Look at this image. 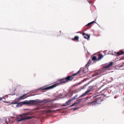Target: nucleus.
<instances>
[{
	"label": "nucleus",
	"instance_id": "1",
	"mask_svg": "<svg viewBox=\"0 0 124 124\" xmlns=\"http://www.w3.org/2000/svg\"><path fill=\"white\" fill-rule=\"evenodd\" d=\"M52 100L49 99L48 98L46 99H44L42 100H40L39 99H36L35 100H30L29 101H25L21 102L19 103H17V102H11L12 104H16L21 105L22 104H33L34 105H36L38 103H41L42 104H43L45 103L51 102Z\"/></svg>",
	"mask_w": 124,
	"mask_h": 124
},
{
	"label": "nucleus",
	"instance_id": "2",
	"mask_svg": "<svg viewBox=\"0 0 124 124\" xmlns=\"http://www.w3.org/2000/svg\"><path fill=\"white\" fill-rule=\"evenodd\" d=\"M28 115L27 113H23L21 115H17L16 117V120L18 122H20L26 119H29L31 118V116L27 117L26 116Z\"/></svg>",
	"mask_w": 124,
	"mask_h": 124
},
{
	"label": "nucleus",
	"instance_id": "3",
	"mask_svg": "<svg viewBox=\"0 0 124 124\" xmlns=\"http://www.w3.org/2000/svg\"><path fill=\"white\" fill-rule=\"evenodd\" d=\"M65 78L60 79L59 81V82L58 83L55 84L51 86H48L47 87H45L44 88H42V90H48L50 89L53 88L55 87L59 84H61L62 83H65L66 82Z\"/></svg>",
	"mask_w": 124,
	"mask_h": 124
},
{
	"label": "nucleus",
	"instance_id": "4",
	"mask_svg": "<svg viewBox=\"0 0 124 124\" xmlns=\"http://www.w3.org/2000/svg\"><path fill=\"white\" fill-rule=\"evenodd\" d=\"M93 88V86H90L88 87V89L84 93L80 95L79 98H81L86 95L90 91H92Z\"/></svg>",
	"mask_w": 124,
	"mask_h": 124
},
{
	"label": "nucleus",
	"instance_id": "5",
	"mask_svg": "<svg viewBox=\"0 0 124 124\" xmlns=\"http://www.w3.org/2000/svg\"><path fill=\"white\" fill-rule=\"evenodd\" d=\"M102 101V100L101 99V98L99 97L96 98V99L94 101V104L95 103H100Z\"/></svg>",
	"mask_w": 124,
	"mask_h": 124
},
{
	"label": "nucleus",
	"instance_id": "6",
	"mask_svg": "<svg viewBox=\"0 0 124 124\" xmlns=\"http://www.w3.org/2000/svg\"><path fill=\"white\" fill-rule=\"evenodd\" d=\"M65 80L66 82H68L69 81L71 80L74 79L73 77H72L71 75V76H68L66 77L65 78Z\"/></svg>",
	"mask_w": 124,
	"mask_h": 124
},
{
	"label": "nucleus",
	"instance_id": "7",
	"mask_svg": "<svg viewBox=\"0 0 124 124\" xmlns=\"http://www.w3.org/2000/svg\"><path fill=\"white\" fill-rule=\"evenodd\" d=\"M113 63L112 62H110L108 64L106 65L104 67V69L111 66L113 65Z\"/></svg>",
	"mask_w": 124,
	"mask_h": 124
},
{
	"label": "nucleus",
	"instance_id": "8",
	"mask_svg": "<svg viewBox=\"0 0 124 124\" xmlns=\"http://www.w3.org/2000/svg\"><path fill=\"white\" fill-rule=\"evenodd\" d=\"M72 101L71 99H70L67 101L65 104H63V105L64 106H66L67 105H70Z\"/></svg>",
	"mask_w": 124,
	"mask_h": 124
},
{
	"label": "nucleus",
	"instance_id": "9",
	"mask_svg": "<svg viewBox=\"0 0 124 124\" xmlns=\"http://www.w3.org/2000/svg\"><path fill=\"white\" fill-rule=\"evenodd\" d=\"M83 36L85 35V36H84V38L85 39H89L90 38V35L87 34H86L85 33H82Z\"/></svg>",
	"mask_w": 124,
	"mask_h": 124
},
{
	"label": "nucleus",
	"instance_id": "10",
	"mask_svg": "<svg viewBox=\"0 0 124 124\" xmlns=\"http://www.w3.org/2000/svg\"><path fill=\"white\" fill-rule=\"evenodd\" d=\"M84 88H85L84 86H82V87L79 88L77 90V92H79Z\"/></svg>",
	"mask_w": 124,
	"mask_h": 124
},
{
	"label": "nucleus",
	"instance_id": "11",
	"mask_svg": "<svg viewBox=\"0 0 124 124\" xmlns=\"http://www.w3.org/2000/svg\"><path fill=\"white\" fill-rule=\"evenodd\" d=\"M81 71V69H80L76 73H75L73 74L72 75H71V76H72V77H73L74 76H75L76 75H77Z\"/></svg>",
	"mask_w": 124,
	"mask_h": 124
},
{
	"label": "nucleus",
	"instance_id": "12",
	"mask_svg": "<svg viewBox=\"0 0 124 124\" xmlns=\"http://www.w3.org/2000/svg\"><path fill=\"white\" fill-rule=\"evenodd\" d=\"M51 106H47V108L48 109H51L52 108L56 107L54 106L53 105H52V104H51Z\"/></svg>",
	"mask_w": 124,
	"mask_h": 124
},
{
	"label": "nucleus",
	"instance_id": "13",
	"mask_svg": "<svg viewBox=\"0 0 124 124\" xmlns=\"http://www.w3.org/2000/svg\"><path fill=\"white\" fill-rule=\"evenodd\" d=\"M118 55H119L124 54V52L123 51H120L117 53Z\"/></svg>",
	"mask_w": 124,
	"mask_h": 124
},
{
	"label": "nucleus",
	"instance_id": "14",
	"mask_svg": "<svg viewBox=\"0 0 124 124\" xmlns=\"http://www.w3.org/2000/svg\"><path fill=\"white\" fill-rule=\"evenodd\" d=\"M26 95V94H24L23 96H20L19 97V98L21 100L25 98H24V97ZM27 97H25V98H26Z\"/></svg>",
	"mask_w": 124,
	"mask_h": 124
},
{
	"label": "nucleus",
	"instance_id": "15",
	"mask_svg": "<svg viewBox=\"0 0 124 124\" xmlns=\"http://www.w3.org/2000/svg\"><path fill=\"white\" fill-rule=\"evenodd\" d=\"M92 61H95L97 59L96 57L95 56H93L91 59Z\"/></svg>",
	"mask_w": 124,
	"mask_h": 124
},
{
	"label": "nucleus",
	"instance_id": "16",
	"mask_svg": "<svg viewBox=\"0 0 124 124\" xmlns=\"http://www.w3.org/2000/svg\"><path fill=\"white\" fill-rule=\"evenodd\" d=\"M103 55L101 54H100L98 56V60H100L103 57Z\"/></svg>",
	"mask_w": 124,
	"mask_h": 124
},
{
	"label": "nucleus",
	"instance_id": "17",
	"mask_svg": "<svg viewBox=\"0 0 124 124\" xmlns=\"http://www.w3.org/2000/svg\"><path fill=\"white\" fill-rule=\"evenodd\" d=\"M9 121L10 120L8 118L7 119H6V120L5 121L6 124H8V123Z\"/></svg>",
	"mask_w": 124,
	"mask_h": 124
},
{
	"label": "nucleus",
	"instance_id": "18",
	"mask_svg": "<svg viewBox=\"0 0 124 124\" xmlns=\"http://www.w3.org/2000/svg\"><path fill=\"white\" fill-rule=\"evenodd\" d=\"M95 22V21H93L92 22H91L90 23H88V24L86 25L87 26H89L91 24H92L93 23Z\"/></svg>",
	"mask_w": 124,
	"mask_h": 124
},
{
	"label": "nucleus",
	"instance_id": "19",
	"mask_svg": "<svg viewBox=\"0 0 124 124\" xmlns=\"http://www.w3.org/2000/svg\"><path fill=\"white\" fill-rule=\"evenodd\" d=\"M79 102H74V103L71 105L70 106L71 107L74 106L75 105H77L79 104Z\"/></svg>",
	"mask_w": 124,
	"mask_h": 124
},
{
	"label": "nucleus",
	"instance_id": "20",
	"mask_svg": "<svg viewBox=\"0 0 124 124\" xmlns=\"http://www.w3.org/2000/svg\"><path fill=\"white\" fill-rule=\"evenodd\" d=\"M100 72L99 73H96V74H93V76H92L93 77H94V76H96V75H100Z\"/></svg>",
	"mask_w": 124,
	"mask_h": 124
},
{
	"label": "nucleus",
	"instance_id": "21",
	"mask_svg": "<svg viewBox=\"0 0 124 124\" xmlns=\"http://www.w3.org/2000/svg\"><path fill=\"white\" fill-rule=\"evenodd\" d=\"M20 100H21V99L19 97V98H16V99H15V101H15V102H17V101ZM12 102L14 103V102Z\"/></svg>",
	"mask_w": 124,
	"mask_h": 124
},
{
	"label": "nucleus",
	"instance_id": "22",
	"mask_svg": "<svg viewBox=\"0 0 124 124\" xmlns=\"http://www.w3.org/2000/svg\"><path fill=\"white\" fill-rule=\"evenodd\" d=\"M93 103L94 104V101H93L92 102H88V104H92Z\"/></svg>",
	"mask_w": 124,
	"mask_h": 124
},
{
	"label": "nucleus",
	"instance_id": "23",
	"mask_svg": "<svg viewBox=\"0 0 124 124\" xmlns=\"http://www.w3.org/2000/svg\"><path fill=\"white\" fill-rule=\"evenodd\" d=\"M77 96V95H76L74 97H73L72 99H70L71 100V101H72L73 100H75L76 99V96Z\"/></svg>",
	"mask_w": 124,
	"mask_h": 124
},
{
	"label": "nucleus",
	"instance_id": "24",
	"mask_svg": "<svg viewBox=\"0 0 124 124\" xmlns=\"http://www.w3.org/2000/svg\"><path fill=\"white\" fill-rule=\"evenodd\" d=\"M90 63H89L88 62L85 65V67H87V66H89L90 65Z\"/></svg>",
	"mask_w": 124,
	"mask_h": 124
},
{
	"label": "nucleus",
	"instance_id": "25",
	"mask_svg": "<svg viewBox=\"0 0 124 124\" xmlns=\"http://www.w3.org/2000/svg\"><path fill=\"white\" fill-rule=\"evenodd\" d=\"M61 31H59V33H58V34H57L58 35H61Z\"/></svg>",
	"mask_w": 124,
	"mask_h": 124
},
{
	"label": "nucleus",
	"instance_id": "26",
	"mask_svg": "<svg viewBox=\"0 0 124 124\" xmlns=\"http://www.w3.org/2000/svg\"><path fill=\"white\" fill-rule=\"evenodd\" d=\"M79 38V37L78 36H75L74 39H78Z\"/></svg>",
	"mask_w": 124,
	"mask_h": 124
},
{
	"label": "nucleus",
	"instance_id": "27",
	"mask_svg": "<svg viewBox=\"0 0 124 124\" xmlns=\"http://www.w3.org/2000/svg\"><path fill=\"white\" fill-rule=\"evenodd\" d=\"M72 39L74 41H76V42H78V39Z\"/></svg>",
	"mask_w": 124,
	"mask_h": 124
},
{
	"label": "nucleus",
	"instance_id": "28",
	"mask_svg": "<svg viewBox=\"0 0 124 124\" xmlns=\"http://www.w3.org/2000/svg\"><path fill=\"white\" fill-rule=\"evenodd\" d=\"M92 61L91 60V59H90L88 61V62L89 63H90L91 62V61Z\"/></svg>",
	"mask_w": 124,
	"mask_h": 124
},
{
	"label": "nucleus",
	"instance_id": "29",
	"mask_svg": "<svg viewBox=\"0 0 124 124\" xmlns=\"http://www.w3.org/2000/svg\"><path fill=\"white\" fill-rule=\"evenodd\" d=\"M4 98L3 97H0V101L2 100Z\"/></svg>",
	"mask_w": 124,
	"mask_h": 124
},
{
	"label": "nucleus",
	"instance_id": "30",
	"mask_svg": "<svg viewBox=\"0 0 124 124\" xmlns=\"http://www.w3.org/2000/svg\"><path fill=\"white\" fill-rule=\"evenodd\" d=\"M60 110V109H57V110H54V111L53 110V111H58V110Z\"/></svg>",
	"mask_w": 124,
	"mask_h": 124
},
{
	"label": "nucleus",
	"instance_id": "31",
	"mask_svg": "<svg viewBox=\"0 0 124 124\" xmlns=\"http://www.w3.org/2000/svg\"><path fill=\"white\" fill-rule=\"evenodd\" d=\"M77 108H75L74 109V110H75L76 109H77Z\"/></svg>",
	"mask_w": 124,
	"mask_h": 124
}]
</instances>
